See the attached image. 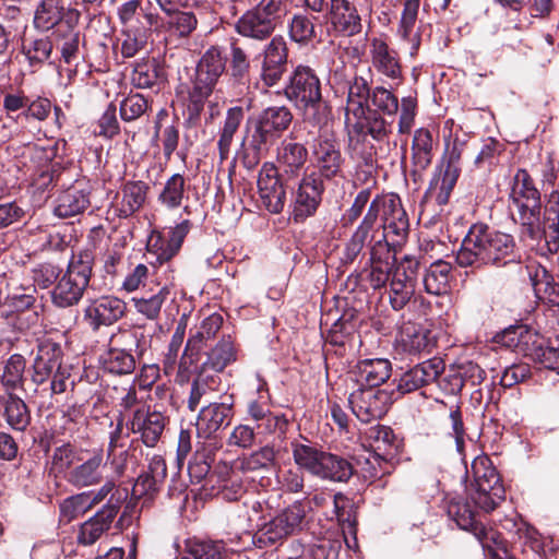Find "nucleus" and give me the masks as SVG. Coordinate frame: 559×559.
Listing matches in <instances>:
<instances>
[{
    "instance_id": "7c9ffc66",
    "label": "nucleus",
    "mask_w": 559,
    "mask_h": 559,
    "mask_svg": "<svg viewBox=\"0 0 559 559\" xmlns=\"http://www.w3.org/2000/svg\"><path fill=\"white\" fill-rule=\"evenodd\" d=\"M365 442L371 449L372 454H378L386 460H394L399 441L393 430L383 425L371 426L365 430Z\"/></svg>"
},
{
    "instance_id": "1a4fd4ad",
    "label": "nucleus",
    "mask_w": 559,
    "mask_h": 559,
    "mask_svg": "<svg viewBox=\"0 0 559 559\" xmlns=\"http://www.w3.org/2000/svg\"><path fill=\"white\" fill-rule=\"evenodd\" d=\"M288 47L283 36L277 35L264 46L261 62V80L267 86L277 84L287 69Z\"/></svg>"
},
{
    "instance_id": "c85d7f7f",
    "label": "nucleus",
    "mask_w": 559,
    "mask_h": 559,
    "mask_svg": "<svg viewBox=\"0 0 559 559\" xmlns=\"http://www.w3.org/2000/svg\"><path fill=\"white\" fill-rule=\"evenodd\" d=\"M437 144L438 135H433L429 129L415 131L411 147L413 173H421L430 166Z\"/></svg>"
},
{
    "instance_id": "6e6552de",
    "label": "nucleus",
    "mask_w": 559,
    "mask_h": 559,
    "mask_svg": "<svg viewBox=\"0 0 559 559\" xmlns=\"http://www.w3.org/2000/svg\"><path fill=\"white\" fill-rule=\"evenodd\" d=\"M307 512V507L302 501H295L265 523L260 530L261 535L270 543L295 535L306 526Z\"/></svg>"
},
{
    "instance_id": "de8ad7c7",
    "label": "nucleus",
    "mask_w": 559,
    "mask_h": 559,
    "mask_svg": "<svg viewBox=\"0 0 559 559\" xmlns=\"http://www.w3.org/2000/svg\"><path fill=\"white\" fill-rule=\"evenodd\" d=\"M319 473L318 477L321 479L347 481L352 477L354 469L347 460L326 452Z\"/></svg>"
},
{
    "instance_id": "0eeeda50",
    "label": "nucleus",
    "mask_w": 559,
    "mask_h": 559,
    "mask_svg": "<svg viewBox=\"0 0 559 559\" xmlns=\"http://www.w3.org/2000/svg\"><path fill=\"white\" fill-rule=\"evenodd\" d=\"M348 403L360 421L370 423L386 414L392 404V395L382 389L358 386L349 394Z\"/></svg>"
},
{
    "instance_id": "ea45409f",
    "label": "nucleus",
    "mask_w": 559,
    "mask_h": 559,
    "mask_svg": "<svg viewBox=\"0 0 559 559\" xmlns=\"http://www.w3.org/2000/svg\"><path fill=\"white\" fill-rule=\"evenodd\" d=\"M448 515L456 525L464 531L473 533L479 525L478 513L473 509L469 501L463 497L452 498L447 507Z\"/></svg>"
},
{
    "instance_id": "6ab92c4d",
    "label": "nucleus",
    "mask_w": 559,
    "mask_h": 559,
    "mask_svg": "<svg viewBox=\"0 0 559 559\" xmlns=\"http://www.w3.org/2000/svg\"><path fill=\"white\" fill-rule=\"evenodd\" d=\"M166 418L157 411H150L141 404L134 411L131 419V430L140 433L142 442L146 447H155L165 429Z\"/></svg>"
},
{
    "instance_id": "e2e57ef3",
    "label": "nucleus",
    "mask_w": 559,
    "mask_h": 559,
    "mask_svg": "<svg viewBox=\"0 0 559 559\" xmlns=\"http://www.w3.org/2000/svg\"><path fill=\"white\" fill-rule=\"evenodd\" d=\"M24 55L32 66L44 63L52 52V44L48 37L28 40L23 46Z\"/></svg>"
},
{
    "instance_id": "f8f14e48",
    "label": "nucleus",
    "mask_w": 559,
    "mask_h": 559,
    "mask_svg": "<svg viewBox=\"0 0 559 559\" xmlns=\"http://www.w3.org/2000/svg\"><path fill=\"white\" fill-rule=\"evenodd\" d=\"M324 191V185L317 171L305 174L294 194V218L304 219L314 214Z\"/></svg>"
},
{
    "instance_id": "f257e3e1",
    "label": "nucleus",
    "mask_w": 559,
    "mask_h": 559,
    "mask_svg": "<svg viewBox=\"0 0 559 559\" xmlns=\"http://www.w3.org/2000/svg\"><path fill=\"white\" fill-rule=\"evenodd\" d=\"M519 261L513 237L491 230L485 224L471 226L456 253V262L461 267L502 266Z\"/></svg>"
},
{
    "instance_id": "20e7f679",
    "label": "nucleus",
    "mask_w": 559,
    "mask_h": 559,
    "mask_svg": "<svg viewBox=\"0 0 559 559\" xmlns=\"http://www.w3.org/2000/svg\"><path fill=\"white\" fill-rule=\"evenodd\" d=\"M510 199L519 213L522 234L535 240L542 235L540 193L525 169H519L513 178Z\"/></svg>"
},
{
    "instance_id": "3c124183",
    "label": "nucleus",
    "mask_w": 559,
    "mask_h": 559,
    "mask_svg": "<svg viewBox=\"0 0 559 559\" xmlns=\"http://www.w3.org/2000/svg\"><path fill=\"white\" fill-rule=\"evenodd\" d=\"M63 10L62 0H43L35 13V26L44 31L52 28L62 20Z\"/></svg>"
},
{
    "instance_id": "5fc2aeb1",
    "label": "nucleus",
    "mask_w": 559,
    "mask_h": 559,
    "mask_svg": "<svg viewBox=\"0 0 559 559\" xmlns=\"http://www.w3.org/2000/svg\"><path fill=\"white\" fill-rule=\"evenodd\" d=\"M288 28L290 39L298 44H308L317 37L313 19L306 14H295Z\"/></svg>"
},
{
    "instance_id": "864d4df0",
    "label": "nucleus",
    "mask_w": 559,
    "mask_h": 559,
    "mask_svg": "<svg viewBox=\"0 0 559 559\" xmlns=\"http://www.w3.org/2000/svg\"><path fill=\"white\" fill-rule=\"evenodd\" d=\"M129 453L121 438V429L118 428L110 436L107 449V461L114 468L117 476H122L127 469Z\"/></svg>"
},
{
    "instance_id": "4c0bfd02",
    "label": "nucleus",
    "mask_w": 559,
    "mask_h": 559,
    "mask_svg": "<svg viewBox=\"0 0 559 559\" xmlns=\"http://www.w3.org/2000/svg\"><path fill=\"white\" fill-rule=\"evenodd\" d=\"M388 206L383 217L384 235L395 236L399 242L403 240L408 233V218L397 197L391 195Z\"/></svg>"
},
{
    "instance_id": "39448f33",
    "label": "nucleus",
    "mask_w": 559,
    "mask_h": 559,
    "mask_svg": "<svg viewBox=\"0 0 559 559\" xmlns=\"http://www.w3.org/2000/svg\"><path fill=\"white\" fill-rule=\"evenodd\" d=\"M471 472V500L485 512L495 510L504 500L506 490L491 460L486 455L477 456L472 462Z\"/></svg>"
},
{
    "instance_id": "a18cd8bd",
    "label": "nucleus",
    "mask_w": 559,
    "mask_h": 559,
    "mask_svg": "<svg viewBox=\"0 0 559 559\" xmlns=\"http://www.w3.org/2000/svg\"><path fill=\"white\" fill-rule=\"evenodd\" d=\"M296 108L300 110L302 119L306 122L319 129L326 127L332 119V108L328 102L323 99L322 94L318 99L313 97Z\"/></svg>"
},
{
    "instance_id": "ddd939ff",
    "label": "nucleus",
    "mask_w": 559,
    "mask_h": 559,
    "mask_svg": "<svg viewBox=\"0 0 559 559\" xmlns=\"http://www.w3.org/2000/svg\"><path fill=\"white\" fill-rule=\"evenodd\" d=\"M417 266V261L405 258L401 266L396 267L392 274L389 301L396 311L404 309L415 294L416 284L413 274Z\"/></svg>"
},
{
    "instance_id": "7ed1b4c3",
    "label": "nucleus",
    "mask_w": 559,
    "mask_h": 559,
    "mask_svg": "<svg viewBox=\"0 0 559 559\" xmlns=\"http://www.w3.org/2000/svg\"><path fill=\"white\" fill-rule=\"evenodd\" d=\"M52 469L67 472V481L75 488L92 487L103 481L104 457L100 452L78 451L70 444L55 449L51 457Z\"/></svg>"
},
{
    "instance_id": "2f4dec72",
    "label": "nucleus",
    "mask_w": 559,
    "mask_h": 559,
    "mask_svg": "<svg viewBox=\"0 0 559 559\" xmlns=\"http://www.w3.org/2000/svg\"><path fill=\"white\" fill-rule=\"evenodd\" d=\"M420 0H405L397 34L409 45V53L415 56L420 47L421 35L416 27Z\"/></svg>"
},
{
    "instance_id": "49530a36",
    "label": "nucleus",
    "mask_w": 559,
    "mask_h": 559,
    "mask_svg": "<svg viewBox=\"0 0 559 559\" xmlns=\"http://www.w3.org/2000/svg\"><path fill=\"white\" fill-rule=\"evenodd\" d=\"M4 416L8 425L17 431H24L31 423V412L26 403L13 393H9L5 400Z\"/></svg>"
},
{
    "instance_id": "412c9836",
    "label": "nucleus",
    "mask_w": 559,
    "mask_h": 559,
    "mask_svg": "<svg viewBox=\"0 0 559 559\" xmlns=\"http://www.w3.org/2000/svg\"><path fill=\"white\" fill-rule=\"evenodd\" d=\"M119 511V499L116 503L105 504L93 518L81 524L76 542L79 545L91 546L95 544L111 526Z\"/></svg>"
},
{
    "instance_id": "6e6d98bb",
    "label": "nucleus",
    "mask_w": 559,
    "mask_h": 559,
    "mask_svg": "<svg viewBox=\"0 0 559 559\" xmlns=\"http://www.w3.org/2000/svg\"><path fill=\"white\" fill-rule=\"evenodd\" d=\"M472 534L479 542L483 549L488 552V556H490L491 559H500L499 550L506 551L500 533L492 527H486L480 522Z\"/></svg>"
},
{
    "instance_id": "473e14b6",
    "label": "nucleus",
    "mask_w": 559,
    "mask_h": 559,
    "mask_svg": "<svg viewBox=\"0 0 559 559\" xmlns=\"http://www.w3.org/2000/svg\"><path fill=\"white\" fill-rule=\"evenodd\" d=\"M174 282L175 271L169 270V275L165 277L164 283H158L159 288L155 294L132 299L136 311L148 320H156L169 295V288L174 286Z\"/></svg>"
},
{
    "instance_id": "5701e85b",
    "label": "nucleus",
    "mask_w": 559,
    "mask_h": 559,
    "mask_svg": "<svg viewBox=\"0 0 559 559\" xmlns=\"http://www.w3.org/2000/svg\"><path fill=\"white\" fill-rule=\"evenodd\" d=\"M148 186L143 181H128L116 195L112 204L118 217L127 218L138 212L146 200Z\"/></svg>"
},
{
    "instance_id": "f704fd0d",
    "label": "nucleus",
    "mask_w": 559,
    "mask_h": 559,
    "mask_svg": "<svg viewBox=\"0 0 559 559\" xmlns=\"http://www.w3.org/2000/svg\"><path fill=\"white\" fill-rule=\"evenodd\" d=\"M546 238V246L549 253H557L559 250V193L554 190L550 193L545 210L544 224L542 223V236Z\"/></svg>"
},
{
    "instance_id": "69168bd1",
    "label": "nucleus",
    "mask_w": 559,
    "mask_h": 559,
    "mask_svg": "<svg viewBox=\"0 0 559 559\" xmlns=\"http://www.w3.org/2000/svg\"><path fill=\"white\" fill-rule=\"evenodd\" d=\"M91 508L88 496L85 492L68 497L60 504V514L63 520L71 522L78 516L84 514Z\"/></svg>"
},
{
    "instance_id": "603ef678",
    "label": "nucleus",
    "mask_w": 559,
    "mask_h": 559,
    "mask_svg": "<svg viewBox=\"0 0 559 559\" xmlns=\"http://www.w3.org/2000/svg\"><path fill=\"white\" fill-rule=\"evenodd\" d=\"M147 250L156 257V261L159 263L158 271L166 266L164 273L168 276L169 270L173 269L167 262L178 253L177 249L170 243V240L159 233L153 234L147 241Z\"/></svg>"
},
{
    "instance_id": "423d86ee",
    "label": "nucleus",
    "mask_w": 559,
    "mask_h": 559,
    "mask_svg": "<svg viewBox=\"0 0 559 559\" xmlns=\"http://www.w3.org/2000/svg\"><path fill=\"white\" fill-rule=\"evenodd\" d=\"M92 273L87 255L73 258L51 292L52 302L60 308L76 305L86 289Z\"/></svg>"
},
{
    "instance_id": "2eb2a0df",
    "label": "nucleus",
    "mask_w": 559,
    "mask_h": 559,
    "mask_svg": "<svg viewBox=\"0 0 559 559\" xmlns=\"http://www.w3.org/2000/svg\"><path fill=\"white\" fill-rule=\"evenodd\" d=\"M126 311V304L114 296H102L92 300L84 309L83 319L94 331L100 326H108L121 319Z\"/></svg>"
},
{
    "instance_id": "bf43d9fd",
    "label": "nucleus",
    "mask_w": 559,
    "mask_h": 559,
    "mask_svg": "<svg viewBox=\"0 0 559 559\" xmlns=\"http://www.w3.org/2000/svg\"><path fill=\"white\" fill-rule=\"evenodd\" d=\"M394 469L393 460H386L378 454L369 453L361 464V475L366 480L374 481L389 475Z\"/></svg>"
},
{
    "instance_id": "052dcab7",
    "label": "nucleus",
    "mask_w": 559,
    "mask_h": 559,
    "mask_svg": "<svg viewBox=\"0 0 559 559\" xmlns=\"http://www.w3.org/2000/svg\"><path fill=\"white\" fill-rule=\"evenodd\" d=\"M212 87L200 84L199 82L192 81L191 90L189 91V97L187 102V111L189 120H198L201 112L203 111L206 99L213 93Z\"/></svg>"
},
{
    "instance_id": "774afa93",
    "label": "nucleus",
    "mask_w": 559,
    "mask_h": 559,
    "mask_svg": "<svg viewBox=\"0 0 559 559\" xmlns=\"http://www.w3.org/2000/svg\"><path fill=\"white\" fill-rule=\"evenodd\" d=\"M370 99L372 105L385 115L394 116L399 110L397 97L383 86L374 87Z\"/></svg>"
},
{
    "instance_id": "58836bf2",
    "label": "nucleus",
    "mask_w": 559,
    "mask_h": 559,
    "mask_svg": "<svg viewBox=\"0 0 559 559\" xmlns=\"http://www.w3.org/2000/svg\"><path fill=\"white\" fill-rule=\"evenodd\" d=\"M245 118V110L240 106H235L226 111L224 123L219 130L217 147L221 163L228 158L233 139Z\"/></svg>"
},
{
    "instance_id": "bb28decb",
    "label": "nucleus",
    "mask_w": 559,
    "mask_h": 559,
    "mask_svg": "<svg viewBox=\"0 0 559 559\" xmlns=\"http://www.w3.org/2000/svg\"><path fill=\"white\" fill-rule=\"evenodd\" d=\"M330 20L346 36H354L362 28L361 17L349 0H331Z\"/></svg>"
},
{
    "instance_id": "09e8293b",
    "label": "nucleus",
    "mask_w": 559,
    "mask_h": 559,
    "mask_svg": "<svg viewBox=\"0 0 559 559\" xmlns=\"http://www.w3.org/2000/svg\"><path fill=\"white\" fill-rule=\"evenodd\" d=\"M102 364L105 370L114 374H129L135 369L133 355L126 349L115 347L104 353Z\"/></svg>"
},
{
    "instance_id": "680f3d73",
    "label": "nucleus",
    "mask_w": 559,
    "mask_h": 559,
    "mask_svg": "<svg viewBox=\"0 0 559 559\" xmlns=\"http://www.w3.org/2000/svg\"><path fill=\"white\" fill-rule=\"evenodd\" d=\"M554 333L556 336L555 342L548 341L547 344L542 343L535 346L533 352L534 359L548 369L559 368V333H557L556 329H554Z\"/></svg>"
},
{
    "instance_id": "e433bc0d",
    "label": "nucleus",
    "mask_w": 559,
    "mask_h": 559,
    "mask_svg": "<svg viewBox=\"0 0 559 559\" xmlns=\"http://www.w3.org/2000/svg\"><path fill=\"white\" fill-rule=\"evenodd\" d=\"M400 343L404 352L419 354L433 347L435 340L429 330L407 323L401 330Z\"/></svg>"
},
{
    "instance_id": "f3484780",
    "label": "nucleus",
    "mask_w": 559,
    "mask_h": 559,
    "mask_svg": "<svg viewBox=\"0 0 559 559\" xmlns=\"http://www.w3.org/2000/svg\"><path fill=\"white\" fill-rule=\"evenodd\" d=\"M347 105L345 107V124L355 132L364 131V123L360 121L365 115V104L371 96L368 82L362 76L354 75L347 85Z\"/></svg>"
},
{
    "instance_id": "37998d69",
    "label": "nucleus",
    "mask_w": 559,
    "mask_h": 559,
    "mask_svg": "<svg viewBox=\"0 0 559 559\" xmlns=\"http://www.w3.org/2000/svg\"><path fill=\"white\" fill-rule=\"evenodd\" d=\"M451 270V264L443 260L430 264L423 280L425 290L431 295L444 294L449 288Z\"/></svg>"
},
{
    "instance_id": "a19ab883",
    "label": "nucleus",
    "mask_w": 559,
    "mask_h": 559,
    "mask_svg": "<svg viewBox=\"0 0 559 559\" xmlns=\"http://www.w3.org/2000/svg\"><path fill=\"white\" fill-rule=\"evenodd\" d=\"M226 552L222 540L189 539L179 559H224Z\"/></svg>"
},
{
    "instance_id": "cd10ccee",
    "label": "nucleus",
    "mask_w": 559,
    "mask_h": 559,
    "mask_svg": "<svg viewBox=\"0 0 559 559\" xmlns=\"http://www.w3.org/2000/svg\"><path fill=\"white\" fill-rule=\"evenodd\" d=\"M354 372L359 386L379 389L391 377L392 366L384 358L364 359L357 362Z\"/></svg>"
},
{
    "instance_id": "c9c22d12",
    "label": "nucleus",
    "mask_w": 559,
    "mask_h": 559,
    "mask_svg": "<svg viewBox=\"0 0 559 559\" xmlns=\"http://www.w3.org/2000/svg\"><path fill=\"white\" fill-rule=\"evenodd\" d=\"M292 453L295 463L302 469L307 471L311 475L318 477L325 451L321 450L311 442L301 443L298 441L292 442Z\"/></svg>"
},
{
    "instance_id": "13d9d810",
    "label": "nucleus",
    "mask_w": 559,
    "mask_h": 559,
    "mask_svg": "<svg viewBox=\"0 0 559 559\" xmlns=\"http://www.w3.org/2000/svg\"><path fill=\"white\" fill-rule=\"evenodd\" d=\"M24 370H25V359L22 355H12L3 370V374L1 377L2 385L7 390H16L21 388L24 382Z\"/></svg>"
},
{
    "instance_id": "c03bdc74",
    "label": "nucleus",
    "mask_w": 559,
    "mask_h": 559,
    "mask_svg": "<svg viewBox=\"0 0 559 559\" xmlns=\"http://www.w3.org/2000/svg\"><path fill=\"white\" fill-rule=\"evenodd\" d=\"M223 318L219 314H211L205 318L198 331L192 334L186 345L185 354L197 355L207 341L213 338L222 328Z\"/></svg>"
},
{
    "instance_id": "a211bd4d",
    "label": "nucleus",
    "mask_w": 559,
    "mask_h": 559,
    "mask_svg": "<svg viewBox=\"0 0 559 559\" xmlns=\"http://www.w3.org/2000/svg\"><path fill=\"white\" fill-rule=\"evenodd\" d=\"M321 83L314 71L306 66H298L285 87L286 97L298 107L311 98L321 95Z\"/></svg>"
},
{
    "instance_id": "dca6fc26",
    "label": "nucleus",
    "mask_w": 559,
    "mask_h": 559,
    "mask_svg": "<svg viewBox=\"0 0 559 559\" xmlns=\"http://www.w3.org/2000/svg\"><path fill=\"white\" fill-rule=\"evenodd\" d=\"M233 396L221 403H211L203 407L197 419V433L199 438L215 437L223 427H227L233 418Z\"/></svg>"
},
{
    "instance_id": "f03ea898",
    "label": "nucleus",
    "mask_w": 559,
    "mask_h": 559,
    "mask_svg": "<svg viewBox=\"0 0 559 559\" xmlns=\"http://www.w3.org/2000/svg\"><path fill=\"white\" fill-rule=\"evenodd\" d=\"M292 121L293 114L286 106L267 107L254 119L248 120L242 141V165L247 169H253L289 128Z\"/></svg>"
},
{
    "instance_id": "4d7b16f0",
    "label": "nucleus",
    "mask_w": 559,
    "mask_h": 559,
    "mask_svg": "<svg viewBox=\"0 0 559 559\" xmlns=\"http://www.w3.org/2000/svg\"><path fill=\"white\" fill-rule=\"evenodd\" d=\"M542 278H535L533 281V286L536 296L544 304H547L550 307L559 306V284L554 282V278L547 273L545 269H542ZM539 274L536 273V277Z\"/></svg>"
},
{
    "instance_id": "b1692460",
    "label": "nucleus",
    "mask_w": 559,
    "mask_h": 559,
    "mask_svg": "<svg viewBox=\"0 0 559 559\" xmlns=\"http://www.w3.org/2000/svg\"><path fill=\"white\" fill-rule=\"evenodd\" d=\"M308 159V150L301 143L283 141L277 150L278 173L285 179L299 176Z\"/></svg>"
},
{
    "instance_id": "0e129e2a",
    "label": "nucleus",
    "mask_w": 559,
    "mask_h": 559,
    "mask_svg": "<svg viewBox=\"0 0 559 559\" xmlns=\"http://www.w3.org/2000/svg\"><path fill=\"white\" fill-rule=\"evenodd\" d=\"M185 192V179L181 175H173L166 182L159 201L169 209L178 207L181 204Z\"/></svg>"
},
{
    "instance_id": "72a5a7b5",
    "label": "nucleus",
    "mask_w": 559,
    "mask_h": 559,
    "mask_svg": "<svg viewBox=\"0 0 559 559\" xmlns=\"http://www.w3.org/2000/svg\"><path fill=\"white\" fill-rule=\"evenodd\" d=\"M90 205L88 192L80 188L79 185L72 186L62 191L55 206V214L61 218L75 216L84 212Z\"/></svg>"
},
{
    "instance_id": "aec40b11",
    "label": "nucleus",
    "mask_w": 559,
    "mask_h": 559,
    "mask_svg": "<svg viewBox=\"0 0 559 559\" xmlns=\"http://www.w3.org/2000/svg\"><path fill=\"white\" fill-rule=\"evenodd\" d=\"M444 368V361L440 357L423 361L401 377L397 390L405 394L430 384L443 373Z\"/></svg>"
},
{
    "instance_id": "393cba45",
    "label": "nucleus",
    "mask_w": 559,
    "mask_h": 559,
    "mask_svg": "<svg viewBox=\"0 0 559 559\" xmlns=\"http://www.w3.org/2000/svg\"><path fill=\"white\" fill-rule=\"evenodd\" d=\"M370 59L374 70L381 75L399 80L402 76V67L397 58V52L380 39L372 38L370 41Z\"/></svg>"
},
{
    "instance_id": "9d476101",
    "label": "nucleus",
    "mask_w": 559,
    "mask_h": 559,
    "mask_svg": "<svg viewBox=\"0 0 559 559\" xmlns=\"http://www.w3.org/2000/svg\"><path fill=\"white\" fill-rule=\"evenodd\" d=\"M158 8L163 16L155 33L164 35L166 40L187 38L197 28L198 20L193 12L181 11L171 2Z\"/></svg>"
},
{
    "instance_id": "4468645a",
    "label": "nucleus",
    "mask_w": 559,
    "mask_h": 559,
    "mask_svg": "<svg viewBox=\"0 0 559 559\" xmlns=\"http://www.w3.org/2000/svg\"><path fill=\"white\" fill-rule=\"evenodd\" d=\"M314 166L320 178L332 179L340 175L344 158L338 144L328 135H320L311 146Z\"/></svg>"
},
{
    "instance_id": "c756f323",
    "label": "nucleus",
    "mask_w": 559,
    "mask_h": 559,
    "mask_svg": "<svg viewBox=\"0 0 559 559\" xmlns=\"http://www.w3.org/2000/svg\"><path fill=\"white\" fill-rule=\"evenodd\" d=\"M226 59L219 48L211 47L201 57L193 81L214 88L225 71Z\"/></svg>"
},
{
    "instance_id": "9b49d317",
    "label": "nucleus",
    "mask_w": 559,
    "mask_h": 559,
    "mask_svg": "<svg viewBox=\"0 0 559 559\" xmlns=\"http://www.w3.org/2000/svg\"><path fill=\"white\" fill-rule=\"evenodd\" d=\"M258 190L262 204L271 213H281L286 201V191L282 183L277 167L264 163L258 176Z\"/></svg>"
},
{
    "instance_id": "a878e982",
    "label": "nucleus",
    "mask_w": 559,
    "mask_h": 559,
    "mask_svg": "<svg viewBox=\"0 0 559 559\" xmlns=\"http://www.w3.org/2000/svg\"><path fill=\"white\" fill-rule=\"evenodd\" d=\"M276 26L269 17L251 8L237 20L235 28L242 37L262 41L274 33Z\"/></svg>"
},
{
    "instance_id": "79ce46f5",
    "label": "nucleus",
    "mask_w": 559,
    "mask_h": 559,
    "mask_svg": "<svg viewBox=\"0 0 559 559\" xmlns=\"http://www.w3.org/2000/svg\"><path fill=\"white\" fill-rule=\"evenodd\" d=\"M236 360V352L233 342L229 338H223L207 353V358L199 369L215 373L222 372L228 365Z\"/></svg>"
},
{
    "instance_id": "8fccbe9b",
    "label": "nucleus",
    "mask_w": 559,
    "mask_h": 559,
    "mask_svg": "<svg viewBox=\"0 0 559 559\" xmlns=\"http://www.w3.org/2000/svg\"><path fill=\"white\" fill-rule=\"evenodd\" d=\"M276 451L271 445H265L259 450L239 457L238 468L243 473L269 469L275 463Z\"/></svg>"
},
{
    "instance_id": "338daca9",
    "label": "nucleus",
    "mask_w": 559,
    "mask_h": 559,
    "mask_svg": "<svg viewBox=\"0 0 559 559\" xmlns=\"http://www.w3.org/2000/svg\"><path fill=\"white\" fill-rule=\"evenodd\" d=\"M35 297L31 294H12L7 298L8 307L14 311L24 314L29 324H35L38 320V312L34 309Z\"/></svg>"
},
{
    "instance_id": "4be33fe9",
    "label": "nucleus",
    "mask_w": 559,
    "mask_h": 559,
    "mask_svg": "<svg viewBox=\"0 0 559 559\" xmlns=\"http://www.w3.org/2000/svg\"><path fill=\"white\" fill-rule=\"evenodd\" d=\"M62 349L57 343L45 341L39 344L34 359L33 381L44 383L57 369H62Z\"/></svg>"
}]
</instances>
